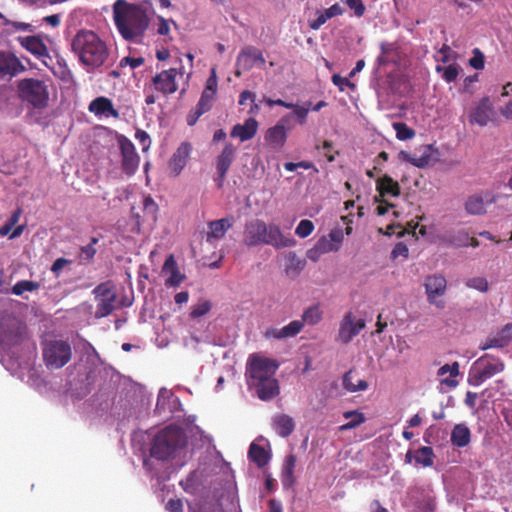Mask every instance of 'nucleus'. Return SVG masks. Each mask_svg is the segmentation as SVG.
<instances>
[{
  "instance_id": "obj_57",
  "label": "nucleus",
  "mask_w": 512,
  "mask_h": 512,
  "mask_svg": "<svg viewBox=\"0 0 512 512\" xmlns=\"http://www.w3.org/2000/svg\"><path fill=\"white\" fill-rule=\"evenodd\" d=\"M71 264V260L69 259H66V258H63V257H60V258H57L52 266H51V271L56 275L58 276L61 272V270L67 266Z\"/></svg>"
},
{
  "instance_id": "obj_23",
  "label": "nucleus",
  "mask_w": 512,
  "mask_h": 512,
  "mask_svg": "<svg viewBox=\"0 0 512 512\" xmlns=\"http://www.w3.org/2000/svg\"><path fill=\"white\" fill-rule=\"evenodd\" d=\"M258 122L255 118H248L243 124H236L233 126L230 136L232 138H239L241 142L251 140L257 133Z\"/></svg>"
},
{
  "instance_id": "obj_32",
  "label": "nucleus",
  "mask_w": 512,
  "mask_h": 512,
  "mask_svg": "<svg viewBox=\"0 0 512 512\" xmlns=\"http://www.w3.org/2000/svg\"><path fill=\"white\" fill-rule=\"evenodd\" d=\"M248 457L253 461L259 468L264 467L269 462L270 456L264 447L252 443L249 447Z\"/></svg>"
},
{
  "instance_id": "obj_41",
  "label": "nucleus",
  "mask_w": 512,
  "mask_h": 512,
  "mask_svg": "<svg viewBox=\"0 0 512 512\" xmlns=\"http://www.w3.org/2000/svg\"><path fill=\"white\" fill-rule=\"evenodd\" d=\"M98 242L99 239L97 237H92L87 245L81 247L79 255L81 261L90 262L94 259L97 253L95 245Z\"/></svg>"
},
{
  "instance_id": "obj_28",
  "label": "nucleus",
  "mask_w": 512,
  "mask_h": 512,
  "mask_svg": "<svg viewBox=\"0 0 512 512\" xmlns=\"http://www.w3.org/2000/svg\"><path fill=\"white\" fill-rule=\"evenodd\" d=\"M264 138L271 148L280 150L286 143L287 132L285 128H282V126L274 125L266 131Z\"/></svg>"
},
{
  "instance_id": "obj_18",
  "label": "nucleus",
  "mask_w": 512,
  "mask_h": 512,
  "mask_svg": "<svg viewBox=\"0 0 512 512\" xmlns=\"http://www.w3.org/2000/svg\"><path fill=\"white\" fill-rule=\"evenodd\" d=\"M237 148L230 142L226 143L221 153L216 159L217 182L218 187H222L228 170L235 159Z\"/></svg>"
},
{
  "instance_id": "obj_55",
  "label": "nucleus",
  "mask_w": 512,
  "mask_h": 512,
  "mask_svg": "<svg viewBox=\"0 0 512 512\" xmlns=\"http://www.w3.org/2000/svg\"><path fill=\"white\" fill-rule=\"evenodd\" d=\"M332 83L339 88L340 91H344V86L351 88L355 87V84L350 82L347 78L341 77L339 74L332 76Z\"/></svg>"
},
{
  "instance_id": "obj_38",
  "label": "nucleus",
  "mask_w": 512,
  "mask_h": 512,
  "mask_svg": "<svg viewBox=\"0 0 512 512\" xmlns=\"http://www.w3.org/2000/svg\"><path fill=\"white\" fill-rule=\"evenodd\" d=\"M2 24L5 27L4 33L6 35H12L18 31L33 32L34 30L31 24L20 21H11L9 19H4V22Z\"/></svg>"
},
{
  "instance_id": "obj_10",
  "label": "nucleus",
  "mask_w": 512,
  "mask_h": 512,
  "mask_svg": "<svg viewBox=\"0 0 512 512\" xmlns=\"http://www.w3.org/2000/svg\"><path fill=\"white\" fill-rule=\"evenodd\" d=\"M425 294L429 304L438 309L445 308V301L440 299L446 294L447 280L442 274H433L425 277Z\"/></svg>"
},
{
  "instance_id": "obj_64",
  "label": "nucleus",
  "mask_w": 512,
  "mask_h": 512,
  "mask_svg": "<svg viewBox=\"0 0 512 512\" xmlns=\"http://www.w3.org/2000/svg\"><path fill=\"white\" fill-rule=\"evenodd\" d=\"M322 149H324V156L329 162H333L335 160V155L332 153L333 145L332 142L325 140L322 144Z\"/></svg>"
},
{
  "instance_id": "obj_24",
  "label": "nucleus",
  "mask_w": 512,
  "mask_h": 512,
  "mask_svg": "<svg viewBox=\"0 0 512 512\" xmlns=\"http://www.w3.org/2000/svg\"><path fill=\"white\" fill-rule=\"evenodd\" d=\"M162 271L169 274L165 281L167 287H178L185 279V275L179 271L177 262L172 254L166 258Z\"/></svg>"
},
{
  "instance_id": "obj_9",
  "label": "nucleus",
  "mask_w": 512,
  "mask_h": 512,
  "mask_svg": "<svg viewBox=\"0 0 512 512\" xmlns=\"http://www.w3.org/2000/svg\"><path fill=\"white\" fill-rule=\"evenodd\" d=\"M498 199H503L508 206L512 202V196H498L490 191L476 193L469 196L465 202V210L470 215H482L486 213V204H494Z\"/></svg>"
},
{
  "instance_id": "obj_40",
  "label": "nucleus",
  "mask_w": 512,
  "mask_h": 512,
  "mask_svg": "<svg viewBox=\"0 0 512 512\" xmlns=\"http://www.w3.org/2000/svg\"><path fill=\"white\" fill-rule=\"evenodd\" d=\"M305 261L299 259L295 253L290 252L288 256V264L286 266V272L288 275L297 276L303 270Z\"/></svg>"
},
{
  "instance_id": "obj_13",
  "label": "nucleus",
  "mask_w": 512,
  "mask_h": 512,
  "mask_svg": "<svg viewBox=\"0 0 512 512\" xmlns=\"http://www.w3.org/2000/svg\"><path fill=\"white\" fill-rule=\"evenodd\" d=\"M25 71V65L13 52L0 50V80H10Z\"/></svg>"
},
{
  "instance_id": "obj_49",
  "label": "nucleus",
  "mask_w": 512,
  "mask_h": 512,
  "mask_svg": "<svg viewBox=\"0 0 512 512\" xmlns=\"http://www.w3.org/2000/svg\"><path fill=\"white\" fill-rule=\"evenodd\" d=\"M211 307L212 306L209 301L205 300V301L199 302L198 304L193 306L190 316L192 318H199V317L207 314L211 310Z\"/></svg>"
},
{
  "instance_id": "obj_48",
  "label": "nucleus",
  "mask_w": 512,
  "mask_h": 512,
  "mask_svg": "<svg viewBox=\"0 0 512 512\" xmlns=\"http://www.w3.org/2000/svg\"><path fill=\"white\" fill-rule=\"evenodd\" d=\"M316 18L314 20H310L309 21V27L312 29V30H318L321 28L322 25H324L327 20L331 19L328 11L325 9V10H317L316 11Z\"/></svg>"
},
{
  "instance_id": "obj_19",
  "label": "nucleus",
  "mask_w": 512,
  "mask_h": 512,
  "mask_svg": "<svg viewBox=\"0 0 512 512\" xmlns=\"http://www.w3.org/2000/svg\"><path fill=\"white\" fill-rule=\"evenodd\" d=\"M16 40L18 41L22 48L27 50L29 53H31L37 59L41 60L43 63H46V58H50L48 48L39 35L25 37L19 36L16 38Z\"/></svg>"
},
{
  "instance_id": "obj_54",
  "label": "nucleus",
  "mask_w": 512,
  "mask_h": 512,
  "mask_svg": "<svg viewBox=\"0 0 512 512\" xmlns=\"http://www.w3.org/2000/svg\"><path fill=\"white\" fill-rule=\"evenodd\" d=\"M346 4L350 9L354 11L357 17L363 16L365 12V6L362 0H346Z\"/></svg>"
},
{
  "instance_id": "obj_20",
  "label": "nucleus",
  "mask_w": 512,
  "mask_h": 512,
  "mask_svg": "<svg viewBox=\"0 0 512 512\" xmlns=\"http://www.w3.org/2000/svg\"><path fill=\"white\" fill-rule=\"evenodd\" d=\"M512 322L506 324L502 329L497 331L494 335L488 336L481 342L479 348L487 350L490 348H505L512 340Z\"/></svg>"
},
{
  "instance_id": "obj_60",
  "label": "nucleus",
  "mask_w": 512,
  "mask_h": 512,
  "mask_svg": "<svg viewBox=\"0 0 512 512\" xmlns=\"http://www.w3.org/2000/svg\"><path fill=\"white\" fill-rule=\"evenodd\" d=\"M217 77H216V74H215V70L213 69L212 70V75L207 79L206 81V86H205V91L207 92H211L213 94H216L217 92Z\"/></svg>"
},
{
  "instance_id": "obj_36",
  "label": "nucleus",
  "mask_w": 512,
  "mask_h": 512,
  "mask_svg": "<svg viewBox=\"0 0 512 512\" xmlns=\"http://www.w3.org/2000/svg\"><path fill=\"white\" fill-rule=\"evenodd\" d=\"M322 319V311L319 305H312L304 310L302 314V322L308 325H316Z\"/></svg>"
},
{
  "instance_id": "obj_11",
  "label": "nucleus",
  "mask_w": 512,
  "mask_h": 512,
  "mask_svg": "<svg viewBox=\"0 0 512 512\" xmlns=\"http://www.w3.org/2000/svg\"><path fill=\"white\" fill-rule=\"evenodd\" d=\"M117 143L121 153L122 171L128 176H132L139 167L140 156L136 152V148L132 141L126 136L118 135Z\"/></svg>"
},
{
  "instance_id": "obj_2",
  "label": "nucleus",
  "mask_w": 512,
  "mask_h": 512,
  "mask_svg": "<svg viewBox=\"0 0 512 512\" xmlns=\"http://www.w3.org/2000/svg\"><path fill=\"white\" fill-rule=\"evenodd\" d=\"M114 24L126 41L138 42L149 26L146 10L126 0H116L112 6Z\"/></svg>"
},
{
  "instance_id": "obj_43",
  "label": "nucleus",
  "mask_w": 512,
  "mask_h": 512,
  "mask_svg": "<svg viewBox=\"0 0 512 512\" xmlns=\"http://www.w3.org/2000/svg\"><path fill=\"white\" fill-rule=\"evenodd\" d=\"M393 128L399 140H409L415 136V131L403 122L393 123Z\"/></svg>"
},
{
  "instance_id": "obj_63",
  "label": "nucleus",
  "mask_w": 512,
  "mask_h": 512,
  "mask_svg": "<svg viewBox=\"0 0 512 512\" xmlns=\"http://www.w3.org/2000/svg\"><path fill=\"white\" fill-rule=\"evenodd\" d=\"M422 512H435L436 510V500L434 497H427L421 506Z\"/></svg>"
},
{
  "instance_id": "obj_52",
  "label": "nucleus",
  "mask_w": 512,
  "mask_h": 512,
  "mask_svg": "<svg viewBox=\"0 0 512 512\" xmlns=\"http://www.w3.org/2000/svg\"><path fill=\"white\" fill-rule=\"evenodd\" d=\"M144 64V58L143 57H130L126 56L123 57L119 62V68H124L126 66L131 67L132 69L138 68L141 65Z\"/></svg>"
},
{
  "instance_id": "obj_53",
  "label": "nucleus",
  "mask_w": 512,
  "mask_h": 512,
  "mask_svg": "<svg viewBox=\"0 0 512 512\" xmlns=\"http://www.w3.org/2000/svg\"><path fill=\"white\" fill-rule=\"evenodd\" d=\"M135 138L142 145L143 152H146L150 148L151 140L149 134L146 131L142 129H137L135 133Z\"/></svg>"
},
{
  "instance_id": "obj_29",
  "label": "nucleus",
  "mask_w": 512,
  "mask_h": 512,
  "mask_svg": "<svg viewBox=\"0 0 512 512\" xmlns=\"http://www.w3.org/2000/svg\"><path fill=\"white\" fill-rule=\"evenodd\" d=\"M273 428L279 436L286 438L294 431L295 422L289 415L279 414L273 419Z\"/></svg>"
},
{
  "instance_id": "obj_47",
  "label": "nucleus",
  "mask_w": 512,
  "mask_h": 512,
  "mask_svg": "<svg viewBox=\"0 0 512 512\" xmlns=\"http://www.w3.org/2000/svg\"><path fill=\"white\" fill-rule=\"evenodd\" d=\"M314 228L315 227L312 221L308 219H303L297 225L295 233L300 238H306L313 232Z\"/></svg>"
},
{
  "instance_id": "obj_12",
  "label": "nucleus",
  "mask_w": 512,
  "mask_h": 512,
  "mask_svg": "<svg viewBox=\"0 0 512 512\" xmlns=\"http://www.w3.org/2000/svg\"><path fill=\"white\" fill-rule=\"evenodd\" d=\"M93 292L100 297L96 306L95 318L101 319L110 315L115 309L117 299L115 292L104 283L99 284Z\"/></svg>"
},
{
  "instance_id": "obj_51",
  "label": "nucleus",
  "mask_w": 512,
  "mask_h": 512,
  "mask_svg": "<svg viewBox=\"0 0 512 512\" xmlns=\"http://www.w3.org/2000/svg\"><path fill=\"white\" fill-rule=\"evenodd\" d=\"M469 64L476 70H482L485 66L484 54L480 49L475 48L473 50V56L469 59Z\"/></svg>"
},
{
  "instance_id": "obj_58",
  "label": "nucleus",
  "mask_w": 512,
  "mask_h": 512,
  "mask_svg": "<svg viewBox=\"0 0 512 512\" xmlns=\"http://www.w3.org/2000/svg\"><path fill=\"white\" fill-rule=\"evenodd\" d=\"M399 156L403 160L413 164L416 167H424L426 165V161L424 159L412 157L409 153L405 151H401Z\"/></svg>"
},
{
  "instance_id": "obj_31",
  "label": "nucleus",
  "mask_w": 512,
  "mask_h": 512,
  "mask_svg": "<svg viewBox=\"0 0 512 512\" xmlns=\"http://www.w3.org/2000/svg\"><path fill=\"white\" fill-rule=\"evenodd\" d=\"M471 441V432L464 424H457L451 432V443L458 448L466 447Z\"/></svg>"
},
{
  "instance_id": "obj_44",
  "label": "nucleus",
  "mask_w": 512,
  "mask_h": 512,
  "mask_svg": "<svg viewBox=\"0 0 512 512\" xmlns=\"http://www.w3.org/2000/svg\"><path fill=\"white\" fill-rule=\"evenodd\" d=\"M311 105V102H306L303 106L294 104V108H291L293 110L291 114H293V117H296V120L300 125L306 124Z\"/></svg>"
},
{
  "instance_id": "obj_25",
  "label": "nucleus",
  "mask_w": 512,
  "mask_h": 512,
  "mask_svg": "<svg viewBox=\"0 0 512 512\" xmlns=\"http://www.w3.org/2000/svg\"><path fill=\"white\" fill-rule=\"evenodd\" d=\"M303 329V322L293 320L282 328H270L265 332L266 338L285 339L296 336Z\"/></svg>"
},
{
  "instance_id": "obj_45",
  "label": "nucleus",
  "mask_w": 512,
  "mask_h": 512,
  "mask_svg": "<svg viewBox=\"0 0 512 512\" xmlns=\"http://www.w3.org/2000/svg\"><path fill=\"white\" fill-rule=\"evenodd\" d=\"M143 212L146 217H149L153 221L156 220L158 205L150 195L145 196L143 199Z\"/></svg>"
},
{
  "instance_id": "obj_37",
  "label": "nucleus",
  "mask_w": 512,
  "mask_h": 512,
  "mask_svg": "<svg viewBox=\"0 0 512 512\" xmlns=\"http://www.w3.org/2000/svg\"><path fill=\"white\" fill-rule=\"evenodd\" d=\"M434 452L433 449L429 446H423L419 448L414 456V460L416 463L423 465L424 467L432 466L434 461Z\"/></svg>"
},
{
  "instance_id": "obj_27",
  "label": "nucleus",
  "mask_w": 512,
  "mask_h": 512,
  "mask_svg": "<svg viewBox=\"0 0 512 512\" xmlns=\"http://www.w3.org/2000/svg\"><path fill=\"white\" fill-rule=\"evenodd\" d=\"M376 190L379 193L377 197L380 198H385L387 196L398 197L401 193L399 183L387 174L377 179Z\"/></svg>"
},
{
  "instance_id": "obj_56",
  "label": "nucleus",
  "mask_w": 512,
  "mask_h": 512,
  "mask_svg": "<svg viewBox=\"0 0 512 512\" xmlns=\"http://www.w3.org/2000/svg\"><path fill=\"white\" fill-rule=\"evenodd\" d=\"M408 255H409L408 247L402 242L397 243L391 252V256L393 259H395L399 256L407 258Z\"/></svg>"
},
{
  "instance_id": "obj_3",
  "label": "nucleus",
  "mask_w": 512,
  "mask_h": 512,
  "mask_svg": "<svg viewBox=\"0 0 512 512\" xmlns=\"http://www.w3.org/2000/svg\"><path fill=\"white\" fill-rule=\"evenodd\" d=\"M71 49L88 71L105 65L110 55L106 42L96 32L86 29L74 35Z\"/></svg>"
},
{
  "instance_id": "obj_15",
  "label": "nucleus",
  "mask_w": 512,
  "mask_h": 512,
  "mask_svg": "<svg viewBox=\"0 0 512 512\" xmlns=\"http://www.w3.org/2000/svg\"><path fill=\"white\" fill-rule=\"evenodd\" d=\"M256 63L262 67L265 64L262 51L254 46L243 48L237 56L235 75L239 77L241 71L251 70Z\"/></svg>"
},
{
  "instance_id": "obj_50",
  "label": "nucleus",
  "mask_w": 512,
  "mask_h": 512,
  "mask_svg": "<svg viewBox=\"0 0 512 512\" xmlns=\"http://www.w3.org/2000/svg\"><path fill=\"white\" fill-rule=\"evenodd\" d=\"M215 95L216 94H213L211 92L209 93V92L203 90L200 100L197 104V107L200 108V110H202V111H205V112L209 111L212 107V102H213Z\"/></svg>"
},
{
  "instance_id": "obj_61",
  "label": "nucleus",
  "mask_w": 512,
  "mask_h": 512,
  "mask_svg": "<svg viewBox=\"0 0 512 512\" xmlns=\"http://www.w3.org/2000/svg\"><path fill=\"white\" fill-rule=\"evenodd\" d=\"M353 372L352 371H348L344 374L343 376V386L346 390L350 391V392H355V384L353 382Z\"/></svg>"
},
{
  "instance_id": "obj_1",
  "label": "nucleus",
  "mask_w": 512,
  "mask_h": 512,
  "mask_svg": "<svg viewBox=\"0 0 512 512\" xmlns=\"http://www.w3.org/2000/svg\"><path fill=\"white\" fill-rule=\"evenodd\" d=\"M279 363L271 358L253 353L246 364V381L249 389L255 391L259 399L268 401L280 393V386L275 374Z\"/></svg>"
},
{
  "instance_id": "obj_62",
  "label": "nucleus",
  "mask_w": 512,
  "mask_h": 512,
  "mask_svg": "<svg viewBox=\"0 0 512 512\" xmlns=\"http://www.w3.org/2000/svg\"><path fill=\"white\" fill-rule=\"evenodd\" d=\"M166 509L169 512H183V504L180 499H170L166 504Z\"/></svg>"
},
{
  "instance_id": "obj_33",
  "label": "nucleus",
  "mask_w": 512,
  "mask_h": 512,
  "mask_svg": "<svg viewBox=\"0 0 512 512\" xmlns=\"http://www.w3.org/2000/svg\"><path fill=\"white\" fill-rule=\"evenodd\" d=\"M447 373L450 374V377L442 378L441 384H445L449 387H456L458 382L453 378H455L459 374V363L454 362L451 365H449V364L443 365L442 367L439 368L437 375L440 377H443Z\"/></svg>"
},
{
  "instance_id": "obj_7",
  "label": "nucleus",
  "mask_w": 512,
  "mask_h": 512,
  "mask_svg": "<svg viewBox=\"0 0 512 512\" xmlns=\"http://www.w3.org/2000/svg\"><path fill=\"white\" fill-rule=\"evenodd\" d=\"M504 363L499 358L485 354L478 358L471 366L468 382L472 386H479L487 379L504 370Z\"/></svg>"
},
{
  "instance_id": "obj_17",
  "label": "nucleus",
  "mask_w": 512,
  "mask_h": 512,
  "mask_svg": "<svg viewBox=\"0 0 512 512\" xmlns=\"http://www.w3.org/2000/svg\"><path fill=\"white\" fill-rule=\"evenodd\" d=\"M178 72L176 68H170L157 73L152 78V84L156 91L163 95H170L177 91L178 85L176 82V76Z\"/></svg>"
},
{
  "instance_id": "obj_26",
  "label": "nucleus",
  "mask_w": 512,
  "mask_h": 512,
  "mask_svg": "<svg viewBox=\"0 0 512 512\" xmlns=\"http://www.w3.org/2000/svg\"><path fill=\"white\" fill-rule=\"evenodd\" d=\"M234 223V217H226L208 223L209 231L207 232V242H212L214 239H222L229 228Z\"/></svg>"
},
{
  "instance_id": "obj_34",
  "label": "nucleus",
  "mask_w": 512,
  "mask_h": 512,
  "mask_svg": "<svg viewBox=\"0 0 512 512\" xmlns=\"http://www.w3.org/2000/svg\"><path fill=\"white\" fill-rule=\"evenodd\" d=\"M337 250L338 247L334 245L330 239L322 237L316 242L314 247L308 251V258L312 261H316V257H313V254H325Z\"/></svg>"
},
{
  "instance_id": "obj_22",
  "label": "nucleus",
  "mask_w": 512,
  "mask_h": 512,
  "mask_svg": "<svg viewBox=\"0 0 512 512\" xmlns=\"http://www.w3.org/2000/svg\"><path fill=\"white\" fill-rule=\"evenodd\" d=\"M88 109L90 112L98 116H111L115 119L120 117V113L114 108L112 101L104 96H100L92 100Z\"/></svg>"
},
{
  "instance_id": "obj_46",
  "label": "nucleus",
  "mask_w": 512,
  "mask_h": 512,
  "mask_svg": "<svg viewBox=\"0 0 512 512\" xmlns=\"http://www.w3.org/2000/svg\"><path fill=\"white\" fill-rule=\"evenodd\" d=\"M466 286L471 289H475L479 292H487L489 289V283L484 277H473L465 282Z\"/></svg>"
},
{
  "instance_id": "obj_16",
  "label": "nucleus",
  "mask_w": 512,
  "mask_h": 512,
  "mask_svg": "<svg viewBox=\"0 0 512 512\" xmlns=\"http://www.w3.org/2000/svg\"><path fill=\"white\" fill-rule=\"evenodd\" d=\"M365 328V321L359 319L354 321V316L351 312L344 315L338 332V340L343 344H348L361 330Z\"/></svg>"
},
{
  "instance_id": "obj_6",
  "label": "nucleus",
  "mask_w": 512,
  "mask_h": 512,
  "mask_svg": "<svg viewBox=\"0 0 512 512\" xmlns=\"http://www.w3.org/2000/svg\"><path fill=\"white\" fill-rule=\"evenodd\" d=\"M18 97L34 109L48 106L49 91L44 81L35 78H24L17 82Z\"/></svg>"
},
{
  "instance_id": "obj_42",
  "label": "nucleus",
  "mask_w": 512,
  "mask_h": 512,
  "mask_svg": "<svg viewBox=\"0 0 512 512\" xmlns=\"http://www.w3.org/2000/svg\"><path fill=\"white\" fill-rule=\"evenodd\" d=\"M40 287V284L35 281L30 280H21L18 281L13 287H12V293L19 296L22 295L24 292L29 291H35L38 290Z\"/></svg>"
},
{
  "instance_id": "obj_5",
  "label": "nucleus",
  "mask_w": 512,
  "mask_h": 512,
  "mask_svg": "<svg viewBox=\"0 0 512 512\" xmlns=\"http://www.w3.org/2000/svg\"><path fill=\"white\" fill-rule=\"evenodd\" d=\"M187 437L184 430L177 425H168L159 430L151 441V457L168 461L186 446Z\"/></svg>"
},
{
  "instance_id": "obj_35",
  "label": "nucleus",
  "mask_w": 512,
  "mask_h": 512,
  "mask_svg": "<svg viewBox=\"0 0 512 512\" xmlns=\"http://www.w3.org/2000/svg\"><path fill=\"white\" fill-rule=\"evenodd\" d=\"M344 418L351 419L349 422L343 424L340 426V431H348L355 429L356 427L360 426L362 423L365 422L366 418L363 413L353 410V411H346L343 413Z\"/></svg>"
},
{
  "instance_id": "obj_14",
  "label": "nucleus",
  "mask_w": 512,
  "mask_h": 512,
  "mask_svg": "<svg viewBox=\"0 0 512 512\" xmlns=\"http://www.w3.org/2000/svg\"><path fill=\"white\" fill-rule=\"evenodd\" d=\"M495 111L493 104L488 96L483 97L479 102L469 111V123L476 124L480 127H485L490 121L493 120Z\"/></svg>"
},
{
  "instance_id": "obj_39",
  "label": "nucleus",
  "mask_w": 512,
  "mask_h": 512,
  "mask_svg": "<svg viewBox=\"0 0 512 512\" xmlns=\"http://www.w3.org/2000/svg\"><path fill=\"white\" fill-rule=\"evenodd\" d=\"M435 70L438 73L442 72V79L445 82L451 83V82H454L457 79V77L459 75V72H460V67H459L458 64L453 63V64H450L447 67H443V66L437 65Z\"/></svg>"
},
{
  "instance_id": "obj_30",
  "label": "nucleus",
  "mask_w": 512,
  "mask_h": 512,
  "mask_svg": "<svg viewBox=\"0 0 512 512\" xmlns=\"http://www.w3.org/2000/svg\"><path fill=\"white\" fill-rule=\"evenodd\" d=\"M297 458L294 454H289L285 457L282 471H281V479L284 487L289 488L295 483L294 471L296 467Z\"/></svg>"
},
{
  "instance_id": "obj_8",
  "label": "nucleus",
  "mask_w": 512,
  "mask_h": 512,
  "mask_svg": "<svg viewBox=\"0 0 512 512\" xmlns=\"http://www.w3.org/2000/svg\"><path fill=\"white\" fill-rule=\"evenodd\" d=\"M42 353L49 369H60L71 360L72 348L67 341L50 340L44 343Z\"/></svg>"
},
{
  "instance_id": "obj_21",
  "label": "nucleus",
  "mask_w": 512,
  "mask_h": 512,
  "mask_svg": "<svg viewBox=\"0 0 512 512\" xmlns=\"http://www.w3.org/2000/svg\"><path fill=\"white\" fill-rule=\"evenodd\" d=\"M192 145L189 142H182L169 160L168 166L174 176H178L185 168Z\"/></svg>"
},
{
  "instance_id": "obj_59",
  "label": "nucleus",
  "mask_w": 512,
  "mask_h": 512,
  "mask_svg": "<svg viewBox=\"0 0 512 512\" xmlns=\"http://www.w3.org/2000/svg\"><path fill=\"white\" fill-rule=\"evenodd\" d=\"M375 202L379 203V205L376 208V211L377 214L380 216L385 215L388 212L389 208L394 207V204L388 203L386 200H384V198H380L377 196H375Z\"/></svg>"
},
{
  "instance_id": "obj_4",
  "label": "nucleus",
  "mask_w": 512,
  "mask_h": 512,
  "mask_svg": "<svg viewBox=\"0 0 512 512\" xmlns=\"http://www.w3.org/2000/svg\"><path fill=\"white\" fill-rule=\"evenodd\" d=\"M243 243L250 247L265 244L279 249L294 246L295 240L286 237L279 226L267 225L264 221L256 219L246 223Z\"/></svg>"
}]
</instances>
